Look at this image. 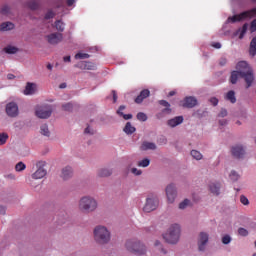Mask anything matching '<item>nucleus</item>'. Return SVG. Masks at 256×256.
Segmentation results:
<instances>
[{
  "label": "nucleus",
  "instance_id": "1",
  "mask_svg": "<svg viewBox=\"0 0 256 256\" xmlns=\"http://www.w3.org/2000/svg\"><path fill=\"white\" fill-rule=\"evenodd\" d=\"M235 70L241 74L242 79H244L246 83V89L252 87L255 81V74L253 73V68L249 65V62L242 60L237 62L235 66Z\"/></svg>",
  "mask_w": 256,
  "mask_h": 256
},
{
  "label": "nucleus",
  "instance_id": "2",
  "mask_svg": "<svg viewBox=\"0 0 256 256\" xmlns=\"http://www.w3.org/2000/svg\"><path fill=\"white\" fill-rule=\"evenodd\" d=\"M78 209L81 213H95L99 209V201L89 194L80 197Z\"/></svg>",
  "mask_w": 256,
  "mask_h": 256
},
{
  "label": "nucleus",
  "instance_id": "3",
  "mask_svg": "<svg viewBox=\"0 0 256 256\" xmlns=\"http://www.w3.org/2000/svg\"><path fill=\"white\" fill-rule=\"evenodd\" d=\"M93 237L97 245H107L111 241V230L105 225H97L93 229Z\"/></svg>",
  "mask_w": 256,
  "mask_h": 256
},
{
  "label": "nucleus",
  "instance_id": "4",
  "mask_svg": "<svg viewBox=\"0 0 256 256\" xmlns=\"http://www.w3.org/2000/svg\"><path fill=\"white\" fill-rule=\"evenodd\" d=\"M163 239L170 245H177L181 239V225L171 224L168 230L163 234Z\"/></svg>",
  "mask_w": 256,
  "mask_h": 256
},
{
  "label": "nucleus",
  "instance_id": "5",
  "mask_svg": "<svg viewBox=\"0 0 256 256\" xmlns=\"http://www.w3.org/2000/svg\"><path fill=\"white\" fill-rule=\"evenodd\" d=\"M126 247L130 253H134V255H145L147 253V248L145 247V244L142 243L141 241H128L126 243Z\"/></svg>",
  "mask_w": 256,
  "mask_h": 256
},
{
  "label": "nucleus",
  "instance_id": "6",
  "mask_svg": "<svg viewBox=\"0 0 256 256\" xmlns=\"http://www.w3.org/2000/svg\"><path fill=\"white\" fill-rule=\"evenodd\" d=\"M159 207V197L157 195H148L146 197L145 204L143 206L144 213H153V211H157Z\"/></svg>",
  "mask_w": 256,
  "mask_h": 256
},
{
  "label": "nucleus",
  "instance_id": "7",
  "mask_svg": "<svg viewBox=\"0 0 256 256\" xmlns=\"http://www.w3.org/2000/svg\"><path fill=\"white\" fill-rule=\"evenodd\" d=\"M252 17H256V8L242 12L239 15H234L227 19V23H237L239 21H245L247 19H252Z\"/></svg>",
  "mask_w": 256,
  "mask_h": 256
},
{
  "label": "nucleus",
  "instance_id": "8",
  "mask_svg": "<svg viewBox=\"0 0 256 256\" xmlns=\"http://www.w3.org/2000/svg\"><path fill=\"white\" fill-rule=\"evenodd\" d=\"M207 245H209V233L202 231L197 237V249L199 253H205L207 251Z\"/></svg>",
  "mask_w": 256,
  "mask_h": 256
},
{
  "label": "nucleus",
  "instance_id": "9",
  "mask_svg": "<svg viewBox=\"0 0 256 256\" xmlns=\"http://www.w3.org/2000/svg\"><path fill=\"white\" fill-rule=\"evenodd\" d=\"M165 193H166L167 203H169L170 205H173L178 195L177 185H175L174 183L168 184L166 186Z\"/></svg>",
  "mask_w": 256,
  "mask_h": 256
},
{
  "label": "nucleus",
  "instance_id": "10",
  "mask_svg": "<svg viewBox=\"0 0 256 256\" xmlns=\"http://www.w3.org/2000/svg\"><path fill=\"white\" fill-rule=\"evenodd\" d=\"M53 113V107L51 105L40 106L36 109L35 114L39 119H49Z\"/></svg>",
  "mask_w": 256,
  "mask_h": 256
},
{
  "label": "nucleus",
  "instance_id": "11",
  "mask_svg": "<svg viewBox=\"0 0 256 256\" xmlns=\"http://www.w3.org/2000/svg\"><path fill=\"white\" fill-rule=\"evenodd\" d=\"M45 165H47L46 161H38L36 163L37 170L32 174V179H43L47 175Z\"/></svg>",
  "mask_w": 256,
  "mask_h": 256
},
{
  "label": "nucleus",
  "instance_id": "12",
  "mask_svg": "<svg viewBox=\"0 0 256 256\" xmlns=\"http://www.w3.org/2000/svg\"><path fill=\"white\" fill-rule=\"evenodd\" d=\"M5 112L8 117H19V105L16 102H8L5 106Z\"/></svg>",
  "mask_w": 256,
  "mask_h": 256
},
{
  "label": "nucleus",
  "instance_id": "13",
  "mask_svg": "<svg viewBox=\"0 0 256 256\" xmlns=\"http://www.w3.org/2000/svg\"><path fill=\"white\" fill-rule=\"evenodd\" d=\"M45 39L49 45H59L63 41V34L54 32L45 36Z\"/></svg>",
  "mask_w": 256,
  "mask_h": 256
},
{
  "label": "nucleus",
  "instance_id": "14",
  "mask_svg": "<svg viewBox=\"0 0 256 256\" xmlns=\"http://www.w3.org/2000/svg\"><path fill=\"white\" fill-rule=\"evenodd\" d=\"M159 105H162V107H164V109H162L156 115L157 119H163V117H165V115H171L173 110L171 109V104H169V102H167L165 100H160Z\"/></svg>",
  "mask_w": 256,
  "mask_h": 256
},
{
  "label": "nucleus",
  "instance_id": "15",
  "mask_svg": "<svg viewBox=\"0 0 256 256\" xmlns=\"http://www.w3.org/2000/svg\"><path fill=\"white\" fill-rule=\"evenodd\" d=\"M231 154L233 157H236V159H241L245 157V147L241 144H236L231 147Z\"/></svg>",
  "mask_w": 256,
  "mask_h": 256
},
{
  "label": "nucleus",
  "instance_id": "16",
  "mask_svg": "<svg viewBox=\"0 0 256 256\" xmlns=\"http://www.w3.org/2000/svg\"><path fill=\"white\" fill-rule=\"evenodd\" d=\"M208 191L215 197H218V195H221V183L219 182H210L208 184Z\"/></svg>",
  "mask_w": 256,
  "mask_h": 256
},
{
  "label": "nucleus",
  "instance_id": "17",
  "mask_svg": "<svg viewBox=\"0 0 256 256\" xmlns=\"http://www.w3.org/2000/svg\"><path fill=\"white\" fill-rule=\"evenodd\" d=\"M181 105H182V107H187L188 109H193V107H196V105H197V98H195L193 96H188L181 102Z\"/></svg>",
  "mask_w": 256,
  "mask_h": 256
},
{
  "label": "nucleus",
  "instance_id": "18",
  "mask_svg": "<svg viewBox=\"0 0 256 256\" xmlns=\"http://www.w3.org/2000/svg\"><path fill=\"white\" fill-rule=\"evenodd\" d=\"M183 116H176L167 121L166 125L170 127V129H175V127H179L183 123Z\"/></svg>",
  "mask_w": 256,
  "mask_h": 256
},
{
  "label": "nucleus",
  "instance_id": "19",
  "mask_svg": "<svg viewBox=\"0 0 256 256\" xmlns=\"http://www.w3.org/2000/svg\"><path fill=\"white\" fill-rule=\"evenodd\" d=\"M60 177L61 179H64V181H67V179H71V177H73V168L71 166L63 167Z\"/></svg>",
  "mask_w": 256,
  "mask_h": 256
},
{
  "label": "nucleus",
  "instance_id": "20",
  "mask_svg": "<svg viewBox=\"0 0 256 256\" xmlns=\"http://www.w3.org/2000/svg\"><path fill=\"white\" fill-rule=\"evenodd\" d=\"M37 93V84L28 82L24 89V95H35Z\"/></svg>",
  "mask_w": 256,
  "mask_h": 256
},
{
  "label": "nucleus",
  "instance_id": "21",
  "mask_svg": "<svg viewBox=\"0 0 256 256\" xmlns=\"http://www.w3.org/2000/svg\"><path fill=\"white\" fill-rule=\"evenodd\" d=\"M112 175H113L112 168H100L97 171V177H100V178H107V177H111Z\"/></svg>",
  "mask_w": 256,
  "mask_h": 256
},
{
  "label": "nucleus",
  "instance_id": "22",
  "mask_svg": "<svg viewBox=\"0 0 256 256\" xmlns=\"http://www.w3.org/2000/svg\"><path fill=\"white\" fill-rule=\"evenodd\" d=\"M140 149L141 151H156L157 144L155 142L144 141Z\"/></svg>",
  "mask_w": 256,
  "mask_h": 256
},
{
  "label": "nucleus",
  "instance_id": "23",
  "mask_svg": "<svg viewBox=\"0 0 256 256\" xmlns=\"http://www.w3.org/2000/svg\"><path fill=\"white\" fill-rule=\"evenodd\" d=\"M239 79H243V76L240 74V72L233 70L230 74L229 81L232 85H237V82Z\"/></svg>",
  "mask_w": 256,
  "mask_h": 256
},
{
  "label": "nucleus",
  "instance_id": "24",
  "mask_svg": "<svg viewBox=\"0 0 256 256\" xmlns=\"http://www.w3.org/2000/svg\"><path fill=\"white\" fill-rule=\"evenodd\" d=\"M247 29H249V24L245 23L234 33V37H239V39H243V37H245V35L247 34Z\"/></svg>",
  "mask_w": 256,
  "mask_h": 256
},
{
  "label": "nucleus",
  "instance_id": "25",
  "mask_svg": "<svg viewBox=\"0 0 256 256\" xmlns=\"http://www.w3.org/2000/svg\"><path fill=\"white\" fill-rule=\"evenodd\" d=\"M4 53L7 55H16V53H19V47L13 44H9L4 47Z\"/></svg>",
  "mask_w": 256,
  "mask_h": 256
},
{
  "label": "nucleus",
  "instance_id": "26",
  "mask_svg": "<svg viewBox=\"0 0 256 256\" xmlns=\"http://www.w3.org/2000/svg\"><path fill=\"white\" fill-rule=\"evenodd\" d=\"M151 94V92L147 89L142 90L140 92V95L137 96V98L135 99V103H143L144 99H147V97H149V95Z\"/></svg>",
  "mask_w": 256,
  "mask_h": 256
},
{
  "label": "nucleus",
  "instance_id": "27",
  "mask_svg": "<svg viewBox=\"0 0 256 256\" xmlns=\"http://www.w3.org/2000/svg\"><path fill=\"white\" fill-rule=\"evenodd\" d=\"M187 207H193V202H191V200L187 198L182 200L178 205V209H180L181 211H185Z\"/></svg>",
  "mask_w": 256,
  "mask_h": 256
},
{
  "label": "nucleus",
  "instance_id": "28",
  "mask_svg": "<svg viewBox=\"0 0 256 256\" xmlns=\"http://www.w3.org/2000/svg\"><path fill=\"white\" fill-rule=\"evenodd\" d=\"M124 133H126V135H133V133H135V131H137V129L135 128V126H133V124H131V122H127L125 127L123 128Z\"/></svg>",
  "mask_w": 256,
  "mask_h": 256
},
{
  "label": "nucleus",
  "instance_id": "29",
  "mask_svg": "<svg viewBox=\"0 0 256 256\" xmlns=\"http://www.w3.org/2000/svg\"><path fill=\"white\" fill-rule=\"evenodd\" d=\"M224 99H226V101H229L230 103H237V98L235 97V91L233 90L228 91L225 94Z\"/></svg>",
  "mask_w": 256,
  "mask_h": 256
},
{
  "label": "nucleus",
  "instance_id": "30",
  "mask_svg": "<svg viewBox=\"0 0 256 256\" xmlns=\"http://www.w3.org/2000/svg\"><path fill=\"white\" fill-rule=\"evenodd\" d=\"M40 134L43 135V137H51V130H49V125L42 124L40 126Z\"/></svg>",
  "mask_w": 256,
  "mask_h": 256
},
{
  "label": "nucleus",
  "instance_id": "31",
  "mask_svg": "<svg viewBox=\"0 0 256 256\" xmlns=\"http://www.w3.org/2000/svg\"><path fill=\"white\" fill-rule=\"evenodd\" d=\"M256 55V37L252 38L249 46V56L255 57Z\"/></svg>",
  "mask_w": 256,
  "mask_h": 256
},
{
  "label": "nucleus",
  "instance_id": "32",
  "mask_svg": "<svg viewBox=\"0 0 256 256\" xmlns=\"http://www.w3.org/2000/svg\"><path fill=\"white\" fill-rule=\"evenodd\" d=\"M149 165H151V159H149V158H144V159L139 160L137 162V167H141V168H144V169L149 167Z\"/></svg>",
  "mask_w": 256,
  "mask_h": 256
},
{
  "label": "nucleus",
  "instance_id": "33",
  "mask_svg": "<svg viewBox=\"0 0 256 256\" xmlns=\"http://www.w3.org/2000/svg\"><path fill=\"white\" fill-rule=\"evenodd\" d=\"M15 25L11 22H4L0 25V31H11L14 29Z\"/></svg>",
  "mask_w": 256,
  "mask_h": 256
},
{
  "label": "nucleus",
  "instance_id": "34",
  "mask_svg": "<svg viewBox=\"0 0 256 256\" xmlns=\"http://www.w3.org/2000/svg\"><path fill=\"white\" fill-rule=\"evenodd\" d=\"M27 7L32 11H35V9H39V0H29L27 2Z\"/></svg>",
  "mask_w": 256,
  "mask_h": 256
},
{
  "label": "nucleus",
  "instance_id": "35",
  "mask_svg": "<svg viewBox=\"0 0 256 256\" xmlns=\"http://www.w3.org/2000/svg\"><path fill=\"white\" fill-rule=\"evenodd\" d=\"M191 157H193V159H195L196 161H201V159H203V154H201V152H199L198 150H192L190 152Z\"/></svg>",
  "mask_w": 256,
  "mask_h": 256
},
{
  "label": "nucleus",
  "instance_id": "36",
  "mask_svg": "<svg viewBox=\"0 0 256 256\" xmlns=\"http://www.w3.org/2000/svg\"><path fill=\"white\" fill-rule=\"evenodd\" d=\"M221 241L223 245H229L233 241V238L231 235L225 234L222 236Z\"/></svg>",
  "mask_w": 256,
  "mask_h": 256
},
{
  "label": "nucleus",
  "instance_id": "37",
  "mask_svg": "<svg viewBox=\"0 0 256 256\" xmlns=\"http://www.w3.org/2000/svg\"><path fill=\"white\" fill-rule=\"evenodd\" d=\"M129 171L132 173V175H135V177H141V175H143V170L137 167H132L129 169Z\"/></svg>",
  "mask_w": 256,
  "mask_h": 256
},
{
  "label": "nucleus",
  "instance_id": "38",
  "mask_svg": "<svg viewBox=\"0 0 256 256\" xmlns=\"http://www.w3.org/2000/svg\"><path fill=\"white\" fill-rule=\"evenodd\" d=\"M54 27L60 32L65 31V23H63L61 20L56 21Z\"/></svg>",
  "mask_w": 256,
  "mask_h": 256
},
{
  "label": "nucleus",
  "instance_id": "39",
  "mask_svg": "<svg viewBox=\"0 0 256 256\" xmlns=\"http://www.w3.org/2000/svg\"><path fill=\"white\" fill-rule=\"evenodd\" d=\"M25 169H27V165L23 162H18L15 165V171H17V173H21V171H25Z\"/></svg>",
  "mask_w": 256,
  "mask_h": 256
},
{
  "label": "nucleus",
  "instance_id": "40",
  "mask_svg": "<svg viewBox=\"0 0 256 256\" xmlns=\"http://www.w3.org/2000/svg\"><path fill=\"white\" fill-rule=\"evenodd\" d=\"M9 139V134L3 132L0 133V145H5L7 143V140Z\"/></svg>",
  "mask_w": 256,
  "mask_h": 256
},
{
  "label": "nucleus",
  "instance_id": "41",
  "mask_svg": "<svg viewBox=\"0 0 256 256\" xmlns=\"http://www.w3.org/2000/svg\"><path fill=\"white\" fill-rule=\"evenodd\" d=\"M229 177L231 181H239V173H237L235 170L230 172Z\"/></svg>",
  "mask_w": 256,
  "mask_h": 256
},
{
  "label": "nucleus",
  "instance_id": "42",
  "mask_svg": "<svg viewBox=\"0 0 256 256\" xmlns=\"http://www.w3.org/2000/svg\"><path fill=\"white\" fill-rule=\"evenodd\" d=\"M82 65H84V69H88L90 71H93L95 69V64L91 62H82Z\"/></svg>",
  "mask_w": 256,
  "mask_h": 256
},
{
  "label": "nucleus",
  "instance_id": "43",
  "mask_svg": "<svg viewBox=\"0 0 256 256\" xmlns=\"http://www.w3.org/2000/svg\"><path fill=\"white\" fill-rule=\"evenodd\" d=\"M75 59H89V54L85 52H79L75 55Z\"/></svg>",
  "mask_w": 256,
  "mask_h": 256
},
{
  "label": "nucleus",
  "instance_id": "44",
  "mask_svg": "<svg viewBox=\"0 0 256 256\" xmlns=\"http://www.w3.org/2000/svg\"><path fill=\"white\" fill-rule=\"evenodd\" d=\"M62 109H64V111H73V103L68 102L63 104Z\"/></svg>",
  "mask_w": 256,
  "mask_h": 256
},
{
  "label": "nucleus",
  "instance_id": "45",
  "mask_svg": "<svg viewBox=\"0 0 256 256\" xmlns=\"http://www.w3.org/2000/svg\"><path fill=\"white\" fill-rule=\"evenodd\" d=\"M137 119L138 121H147V114L143 113V112H140L137 114Z\"/></svg>",
  "mask_w": 256,
  "mask_h": 256
},
{
  "label": "nucleus",
  "instance_id": "46",
  "mask_svg": "<svg viewBox=\"0 0 256 256\" xmlns=\"http://www.w3.org/2000/svg\"><path fill=\"white\" fill-rule=\"evenodd\" d=\"M238 234L241 235V237H247L249 235V231L245 228H239Z\"/></svg>",
  "mask_w": 256,
  "mask_h": 256
},
{
  "label": "nucleus",
  "instance_id": "47",
  "mask_svg": "<svg viewBox=\"0 0 256 256\" xmlns=\"http://www.w3.org/2000/svg\"><path fill=\"white\" fill-rule=\"evenodd\" d=\"M240 203H242V205H249V199L246 196L242 195L240 196Z\"/></svg>",
  "mask_w": 256,
  "mask_h": 256
},
{
  "label": "nucleus",
  "instance_id": "48",
  "mask_svg": "<svg viewBox=\"0 0 256 256\" xmlns=\"http://www.w3.org/2000/svg\"><path fill=\"white\" fill-rule=\"evenodd\" d=\"M55 17V12L52 10H49L46 15H45V19H53Z\"/></svg>",
  "mask_w": 256,
  "mask_h": 256
},
{
  "label": "nucleus",
  "instance_id": "49",
  "mask_svg": "<svg viewBox=\"0 0 256 256\" xmlns=\"http://www.w3.org/2000/svg\"><path fill=\"white\" fill-rule=\"evenodd\" d=\"M256 31V19H254L250 24V33H255Z\"/></svg>",
  "mask_w": 256,
  "mask_h": 256
},
{
  "label": "nucleus",
  "instance_id": "50",
  "mask_svg": "<svg viewBox=\"0 0 256 256\" xmlns=\"http://www.w3.org/2000/svg\"><path fill=\"white\" fill-rule=\"evenodd\" d=\"M210 103H211V105H214V107H215V106L219 105V99H217V97H212V98H210Z\"/></svg>",
  "mask_w": 256,
  "mask_h": 256
},
{
  "label": "nucleus",
  "instance_id": "51",
  "mask_svg": "<svg viewBox=\"0 0 256 256\" xmlns=\"http://www.w3.org/2000/svg\"><path fill=\"white\" fill-rule=\"evenodd\" d=\"M228 113H227V109H221L219 114H218V117H227Z\"/></svg>",
  "mask_w": 256,
  "mask_h": 256
},
{
  "label": "nucleus",
  "instance_id": "52",
  "mask_svg": "<svg viewBox=\"0 0 256 256\" xmlns=\"http://www.w3.org/2000/svg\"><path fill=\"white\" fill-rule=\"evenodd\" d=\"M84 133H86V135H93L95 131L93 130V128L88 126L87 128H85Z\"/></svg>",
  "mask_w": 256,
  "mask_h": 256
},
{
  "label": "nucleus",
  "instance_id": "53",
  "mask_svg": "<svg viewBox=\"0 0 256 256\" xmlns=\"http://www.w3.org/2000/svg\"><path fill=\"white\" fill-rule=\"evenodd\" d=\"M121 117H123V119H125V121H129V119H133V115L132 114H123Z\"/></svg>",
  "mask_w": 256,
  "mask_h": 256
},
{
  "label": "nucleus",
  "instance_id": "54",
  "mask_svg": "<svg viewBox=\"0 0 256 256\" xmlns=\"http://www.w3.org/2000/svg\"><path fill=\"white\" fill-rule=\"evenodd\" d=\"M123 111H125V106H120L117 110V114L121 117L124 114Z\"/></svg>",
  "mask_w": 256,
  "mask_h": 256
},
{
  "label": "nucleus",
  "instance_id": "55",
  "mask_svg": "<svg viewBox=\"0 0 256 256\" xmlns=\"http://www.w3.org/2000/svg\"><path fill=\"white\" fill-rule=\"evenodd\" d=\"M211 47H214V49H221V43L219 42H213L211 44Z\"/></svg>",
  "mask_w": 256,
  "mask_h": 256
},
{
  "label": "nucleus",
  "instance_id": "56",
  "mask_svg": "<svg viewBox=\"0 0 256 256\" xmlns=\"http://www.w3.org/2000/svg\"><path fill=\"white\" fill-rule=\"evenodd\" d=\"M227 119H220L219 120V125L221 126V127H225L226 125H227Z\"/></svg>",
  "mask_w": 256,
  "mask_h": 256
},
{
  "label": "nucleus",
  "instance_id": "57",
  "mask_svg": "<svg viewBox=\"0 0 256 256\" xmlns=\"http://www.w3.org/2000/svg\"><path fill=\"white\" fill-rule=\"evenodd\" d=\"M7 213V208L5 206H0V215H5Z\"/></svg>",
  "mask_w": 256,
  "mask_h": 256
},
{
  "label": "nucleus",
  "instance_id": "58",
  "mask_svg": "<svg viewBox=\"0 0 256 256\" xmlns=\"http://www.w3.org/2000/svg\"><path fill=\"white\" fill-rule=\"evenodd\" d=\"M77 0H66V3H67V6L68 7H73V5H75V2H76Z\"/></svg>",
  "mask_w": 256,
  "mask_h": 256
},
{
  "label": "nucleus",
  "instance_id": "59",
  "mask_svg": "<svg viewBox=\"0 0 256 256\" xmlns=\"http://www.w3.org/2000/svg\"><path fill=\"white\" fill-rule=\"evenodd\" d=\"M8 12H9V7H8V6H4V7L2 8V13H3V15H7Z\"/></svg>",
  "mask_w": 256,
  "mask_h": 256
},
{
  "label": "nucleus",
  "instance_id": "60",
  "mask_svg": "<svg viewBox=\"0 0 256 256\" xmlns=\"http://www.w3.org/2000/svg\"><path fill=\"white\" fill-rule=\"evenodd\" d=\"M220 65H227V58H221L220 59Z\"/></svg>",
  "mask_w": 256,
  "mask_h": 256
},
{
  "label": "nucleus",
  "instance_id": "61",
  "mask_svg": "<svg viewBox=\"0 0 256 256\" xmlns=\"http://www.w3.org/2000/svg\"><path fill=\"white\" fill-rule=\"evenodd\" d=\"M63 59H64L65 63L71 62V56H65Z\"/></svg>",
  "mask_w": 256,
  "mask_h": 256
},
{
  "label": "nucleus",
  "instance_id": "62",
  "mask_svg": "<svg viewBox=\"0 0 256 256\" xmlns=\"http://www.w3.org/2000/svg\"><path fill=\"white\" fill-rule=\"evenodd\" d=\"M47 69L49 70V71H53V65L52 64H47Z\"/></svg>",
  "mask_w": 256,
  "mask_h": 256
},
{
  "label": "nucleus",
  "instance_id": "63",
  "mask_svg": "<svg viewBox=\"0 0 256 256\" xmlns=\"http://www.w3.org/2000/svg\"><path fill=\"white\" fill-rule=\"evenodd\" d=\"M8 178H9V179H15V174H9V175H8Z\"/></svg>",
  "mask_w": 256,
  "mask_h": 256
},
{
  "label": "nucleus",
  "instance_id": "64",
  "mask_svg": "<svg viewBox=\"0 0 256 256\" xmlns=\"http://www.w3.org/2000/svg\"><path fill=\"white\" fill-rule=\"evenodd\" d=\"M14 77H15V75H13V74H8V76H7L8 79H13Z\"/></svg>",
  "mask_w": 256,
  "mask_h": 256
}]
</instances>
